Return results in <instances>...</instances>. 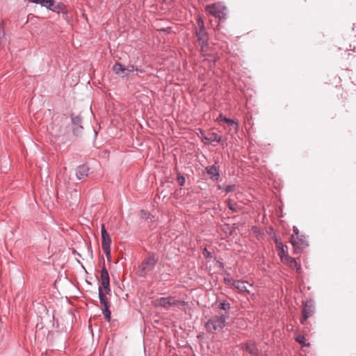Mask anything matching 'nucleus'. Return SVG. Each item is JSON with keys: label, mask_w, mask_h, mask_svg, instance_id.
Instances as JSON below:
<instances>
[{"label": "nucleus", "mask_w": 356, "mask_h": 356, "mask_svg": "<svg viewBox=\"0 0 356 356\" xmlns=\"http://www.w3.org/2000/svg\"><path fill=\"white\" fill-rule=\"evenodd\" d=\"M208 135L209 136L210 141L211 143H213V142L220 143L222 140V137L216 133L211 132V133H209Z\"/></svg>", "instance_id": "22"}, {"label": "nucleus", "mask_w": 356, "mask_h": 356, "mask_svg": "<svg viewBox=\"0 0 356 356\" xmlns=\"http://www.w3.org/2000/svg\"><path fill=\"white\" fill-rule=\"evenodd\" d=\"M106 294L105 292H104L102 287H99L98 289V295H99V299L101 305H102L104 307L109 306L111 305L110 301L108 298L106 297Z\"/></svg>", "instance_id": "12"}, {"label": "nucleus", "mask_w": 356, "mask_h": 356, "mask_svg": "<svg viewBox=\"0 0 356 356\" xmlns=\"http://www.w3.org/2000/svg\"><path fill=\"white\" fill-rule=\"evenodd\" d=\"M293 262L295 263V264H297V262L296 260H293Z\"/></svg>", "instance_id": "35"}, {"label": "nucleus", "mask_w": 356, "mask_h": 356, "mask_svg": "<svg viewBox=\"0 0 356 356\" xmlns=\"http://www.w3.org/2000/svg\"><path fill=\"white\" fill-rule=\"evenodd\" d=\"M293 232L294 234L291 236V242L293 245L294 252L300 253L308 246V243L305 236L298 235L297 228H294Z\"/></svg>", "instance_id": "4"}, {"label": "nucleus", "mask_w": 356, "mask_h": 356, "mask_svg": "<svg viewBox=\"0 0 356 356\" xmlns=\"http://www.w3.org/2000/svg\"><path fill=\"white\" fill-rule=\"evenodd\" d=\"M49 10H53L54 12H56L58 13H65L67 12L66 8L64 4L63 3H58L57 5L54 4V6H51V8H49Z\"/></svg>", "instance_id": "17"}, {"label": "nucleus", "mask_w": 356, "mask_h": 356, "mask_svg": "<svg viewBox=\"0 0 356 356\" xmlns=\"http://www.w3.org/2000/svg\"><path fill=\"white\" fill-rule=\"evenodd\" d=\"M296 341L302 346H309V343H306V339L304 335L298 334L296 337Z\"/></svg>", "instance_id": "23"}, {"label": "nucleus", "mask_w": 356, "mask_h": 356, "mask_svg": "<svg viewBox=\"0 0 356 356\" xmlns=\"http://www.w3.org/2000/svg\"><path fill=\"white\" fill-rule=\"evenodd\" d=\"M99 287H102L105 293H110V280H101V286H99Z\"/></svg>", "instance_id": "20"}, {"label": "nucleus", "mask_w": 356, "mask_h": 356, "mask_svg": "<svg viewBox=\"0 0 356 356\" xmlns=\"http://www.w3.org/2000/svg\"><path fill=\"white\" fill-rule=\"evenodd\" d=\"M185 177L183 175L180 174L177 175V181L180 186H184L185 184Z\"/></svg>", "instance_id": "29"}, {"label": "nucleus", "mask_w": 356, "mask_h": 356, "mask_svg": "<svg viewBox=\"0 0 356 356\" xmlns=\"http://www.w3.org/2000/svg\"><path fill=\"white\" fill-rule=\"evenodd\" d=\"M227 207L228 208L232 210L233 212H238V207L236 205V204H234L232 202V200H228L227 201Z\"/></svg>", "instance_id": "24"}, {"label": "nucleus", "mask_w": 356, "mask_h": 356, "mask_svg": "<svg viewBox=\"0 0 356 356\" xmlns=\"http://www.w3.org/2000/svg\"><path fill=\"white\" fill-rule=\"evenodd\" d=\"M101 236H102V248L107 256L110 255L111 252V238L110 237L109 234L106 230L105 226L103 224L102 225L101 229Z\"/></svg>", "instance_id": "7"}, {"label": "nucleus", "mask_w": 356, "mask_h": 356, "mask_svg": "<svg viewBox=\"0 0 356 356\" xmlns=\"http://www.w3.org/2000/svg\"><path fill=\"white\" fill-rule=\"evenodd\" d=\"M168 307H174V306H178L179 305H181L183 306H185L187 305V302L183 300H176L175 297L172 296H168Z\"/></svg>", "instance_id": "16"}, {"label": "nucleus", "mask_w": 356, "mask_h": 356, "mask_svg": "<svg viewBox=\"0 0 356 356\" xmlns=\"http://www.w3.org/2000/svg\"><path fill=\"white\" fill-rule=\"evenodd\" d=\"M76 260H77L78 263L81 265V267L83 268L84 267L83 264L78 259H76Z\"/></svg>", "instance_id": "33"}, {"label": "nucleus", "mask_w": 356, "mask_h": 356, "mask_svg": "<svg viewBox=\"0 0 356 356\" xmlns=\"http://www.w3.org/2000/svg\"><path fill=\"white\" fill-rule=\"evenodd\" d=\"M72 132L74 136H79L81 134L83 130V127L81 126L82 119L80 116H76L72 118Z\"/></svg>", "instance_id": "8"}, {"label": "nucleus", "mask_w": 356, "mask_h": 356, "mask_svg": "<svg viewBox=\"0 0 356 356\" xmlns=\"http://www.w3.org/2000/svg\"><path fill=\"white\" fill-rule=\"evenodd\" d=\"M205 10L210 15H213L216 18H218L220 20L226 19L227 9L226 6L220 2L207 5Z\"/></svg>", "instance_id": "3"}, {"label": "nucleus", "mask_w": 356, "mask_h": 356, "mask_svg": "<svg viewBox=\"0 0 356 356\" xmlns=\"http://www.w3.org/2000/svg\"><path fill=\"white\" fill-rule=\"evenodd\" d=\"M31 3L40 4L49 9L51 6H54V1L53 0H28Z\"/></svg>", "instance_id": "15"}, {"label": "nucleus", "mask_w": 356, "mask_h": 356, "mask_svg": "<svg viewBox=\"0 0 356 356\" xmlns=\"http://www.w3.org/2000/svg\"><path fill=\"white\" fill-rule=\"evenodd\" d=\"M233 286L238 289L240 291H247L246 286H245V282L240 280L233 281Z\"/></svg>", "instance_id": "19"}, {"label": "nucleus", "mask_w": 356, "mask_h": 356, "mask_svg": "<svg viewBox=\"0 0 356 356\" xmlns=\"http://www.w3.org/2000/svg\"><path fill=\"white\" fill-rule=\"evenodd\" d=\"M139 71L142 72V70H139L138 68H135L134 65H129L128 67L123 66L120 63H115L113 67V71L116 74L120 75L122 77H127L129 73L134 71Z\"/></svg>", "instance_id": "6"}, {"label": "nucleus", "mask_w": 356, "mask_h": 356, "mask_svg": "<svg viewBox=\"0 0 356 356\" xmlns=\"http://www.w3.org/2000/svg\"><path fill=\"white\" fill-rule=\"evenodd\" d=\"M89 168L88 166L83 165H80L77 168L76 172V176L78 179H81L85 178L88 175Z\"/></svg>", "instance_id": "10"}, {"label": "nucleus", "mask_w": 356, "mask_h": 356, "mask_svg": "<svg viewBox=\"0 0 356 356\" xmlns=\"http://www.w3.org/2000/svg\"><path fill=\"white\" fill-rule=\"evenodd\" d=\"M205 171L210 176L211 179L216 181L219 179V170L216 165H212L211 166H208L205 168Z\"/></svg>", "instance_id": "9"}, {"label": "nucleus", "mask_w": 356, "mask_h": 356, "mask_svg": "<svg viewBox=\"0 0 356 356\" xmlns=\"http://www.w3.org/2000/svg\"><path fill=\"white\" fill-rule=\"evenodd\" d=\"M202 255L204 258H213L212 252L207 248H204L202 251Z\"/></svg>", "instance_id": "28"}, {"label": "nucleus", "mask_w": 356, "mask_h": 356, "mask_svg": "<svg viewBox=\"0 0 356 356\" xmlns=\"http://www.w3.org/2000/svg\"><path fill=\"white\" fill-rule=\"evenodd\" d=\"M279 247L281 249L280 253L284 254V248H286V246L283 245L282 243H279Z\"/></svg>", "instance_id": "32"}, {"label": "nucleus", "mask_w": 356, "mask_h": 356, "mask_svg": "<svg viewBox=\"0 0 356 356\" xmlns=\"http://www.w3.org/2000/svg\"><path fill=\"white\" fill-rule=\"evenodd\" d=\"M218 189H223V188L221 187V186H220V185H218Z\"/></svg>", "instance_id": "34"}, {"label": "nucleus", "mask_w": 356, "mask_h": 356, "mask_svg": "<svg viewBox=\"0 0 356 356\" xmlns=\"http://www.w3.org/2000/svg\"><path fill=\"white\" fill-rule=\"evenodd\" d=\"M218 308L225 311L230 309V304L227 301H223L218 305Z\"/></svg>", "instance_id": "25"}, {"label": "nucleus", "mask_w": 356, "mask_h": 356, "mask_svg": "<svg viewBox=\"0 0 356 356\" xmlns=\"http://www.w3.org/2000/svg\"><path fill=\"white\" fill-rule=\"evenodd\" d=\"M111 305L104 307V309H102V313L104 316V318L107 322H110L111 320V313L110 311Z\"/></svg>", "instance_id": "21"}, {"label": "nucleus", "mask_w": 356, "mask_h": 356, "mask_svg": "<svg viewBox=\"0 0 356 356\" xmlns=\"http://www.w3.org/2000/svg\"><path fill=\"white\" fill-rule=\"evenodd\" d=\"M302 318L300 319V323L303 325L307 321V318L314 314L315 312V307L312 300H308L305 302H302Z\"/></svg>", "instance_id": "5"}, {"label": "nucleus", "mask_w": 356, "mask_h": 356, "mask_svg": "<svg viewBox=\"0 0 356 356\" xmlns=\"http://www.w3.org/2000/svg\"><path fill=\"white\" fill-rule=\"evenodd\" d=\"M216 121H224L225 122L227 123L228 124L233 126L234 125V129L235 131H238V121L235 120L234 119L228 118L225 116H224L222 114H220L219 116L217 118Z\"/></svg>", "instance_id": "11"}, {"label": "nucleus", "mask_w": 356, "mask_h": 356, "mask_svg": "<svg viewBox=\"0 0 356 356\" xmlns=\"http://www.w3.org/2000/svg\"><path fill=\"white\" fill-rule=\"evenodd\" d=\"M142 213H143L144 214H145V212L144 211V210H142Z\"/></svg>", "instance_id": "38"}, {"label": "nucleus", "mask_w": 356, "mask_h": 356, "mask_svg": "<svg viewBox=\"0 0 356 356\" xmlns=\"http://www.w3.org/2000/svg\"><path fill=\"white\" fill-rule=\"evenodd\" d=\"M293 262L295 263V264H297V262L296 260H293Z\"/></svg>", "instance_id": "37"}, {"label": "nucleus", "mask_w": 356, "mask_h": 356, "mask_svg": "<svg viewBox=\"0 0 356 356\" xmlns=\"http://www.w3.org/2000/svg\"><path fill=\"white\" fill-rule=\"evenodd\" d=\"M194 34L201 47L202 51L207 50L209 47V35L204 26V21L200 16H198L197 19V26L195 27Z\"/></svg>", "instance_id": "1"}, {"label": "nucleus", "mask_w": 356, "mask_h": 356, "mask_svg": "<svg viewBox=\"0 0 356 356\" xmlns=\"http://www.w3.org/2000/svg\"><path fill=\"white\" fill-rule=\"evenodd\" d=\"M224 280H225V282L226 284H231V283H232V284H233V281H234V280H233L232 279H231V278H229V277H225V278H224Z\"/></svg>", "instance_id": "31"}, {"label": "nucleus", "mask_w": 356, "mask_h": 356, "mask_svg": "<svg viewBox=\"0 0 356 356\" xmlns=\"http://www.w3.org/2000/svg\"><path fill=\"white\" fill-rule=\"evenodd\" d=\"M229 315L225 314L220 316H214L209 319L205 323V328L208 332L213 333L216 331H220L225 327V322Z\"/></svg>", "instance_id": "2"}, {"label": "nucleus", "mask_w": 356, "mask_h": 356, "mask_svg": "<svg viewBox=\"0 0 356 356\" xmlns=\"http://www.w3.org/2000/svg\"><path fill=\"white\" fill-rule=\"evenodd\" d=\"M236 189V184H230L227 186L226 187L223 188V190L226 193H231L235 191Z\"/></svg>", "instance_id": "27"}, {"label": "nucleus", "mask_w": 356, "mask_h": 356, "mask_svg": "<svg viewBox=\"0 0 356 356\" xmlns=\"http://www.w3.org/2000/svg\"><path fill=\"white\" fill-rule=\"evenodd\" d=\"M168 297L160 298L156 300L155 305L156 307H168Z\"/></svg>", "instance_id": "18"}, {"label": "nucleus", "mask_w": 356, "mask_h": 356, "mask_svg": "<svg viewBox=\"0 0 356 356\" xmlns=\"http://www.w3.org/2000/svg\"><path fill=\"white\" fill-rule=\"evenodd\" d=\"M101 280H110L107 268H102Z\"/></svg>", "instance_id": "26"}, {"label": "nucleus", "mask_w": 356, "mask_h": 356, "mask_svg": "<svg viewBox=\"0 0 356 356\" xmlns=\"http://www.w3.org/2000/svg\"><path fill=\"white\" fill-rule=\"evenodd\" d=\"M202 141L204 144H209V143H211V142L210 141V138H209V135H206L204 136L203 139H202Z\"/></svg>", "instance_id": "30"}, {"label": "nucleus", "mask_w": 356, "mask_h": 356, "mask_svg": "<svg viewBox=\"0 0 356 356\" xmlns=\"http://www.w3.org/2000/svg\"><path fill=\"white\" fill-rule=\"evenodd\" d=\"M157 259L154 254H149L147 257L143 261V265L147 267H153L156 265Z\"/></svg>", "instance_id": "13"}, {"label": "nucleus", "mask_w": 356, "mask_h": 356, "mask_svg": "<svg viewBox=\"0 0 356 356\" xmlns=\"http://www.w3.org/2000/svg\"><path fill=\"white\" fill-rule=\"evenodd\" d=\"M293 262L295 263V264H297V262L296 260H293Z\"/></svg>", "instance_id": "36"}, {"label": "nucleus", "mask_w": 356, "mask_h": 356, "mask_svg": "<svg viewBox=\"0 0 356 356\" xmlns=\"http://www.w3.org/2000/svg\"><path fill=\"white\" fill-rule=\"evenodd\" d=\"M245 350L252 355H258L259 350L254 343H247L245 344Z\"/></svg>", "instance_id": "14"}]
</instances>
